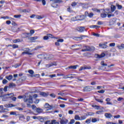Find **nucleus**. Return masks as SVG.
I'll return each instance as SVG.
<instances>
[{
  "mask_svg": "<svg viewBox=\"0 0 124 124\" xmlns=\"http://www.w3.org/2000/svg\"><path fill=\"white\" fill-rule=\"evenodd\" d=\"M115 10H116V6H115L113 5H112L111 6V12H114V11H115Z\"/></svg>",
  "mask_w": 124,
  "mask_h": 124,
  "instance_id": "nucleus-21",
  "label": "nucleus"
},
{
  "mask_svg": "<svg viewBox=\"0 0 124 124\" xmlns=\"http://www.w3.org/2000/svg\"><path fill=\"white\" fill-rule=\"evenodd\" d=\"M50 1L51 2V5L52 7L57 8L58 5L56 3H59L60 2H62V0H50Z\"/></svg>",
  "mask_w": 124,
  "mask_h": 124,
  "instance_id": "nucleus-2",
  "label": "nucleus"
},
{
  "mask_svg": "<svg viewBox=\"0 0 124 124\" xmlns=\"http://www.w3.org/2000/svg\"><path fill=\"white\" fill-rule=\"evenodd\" d=\"M43 17L41 16H36V19H37L38 20H41V19H43Z\"/></svg>",
  "mask_w": 124,
  "mask_h": 124,
  "instance_id": "nucleus-31",
  "label": "nucleus"
},
{
  "mask_svg": "<svg viewBox=\"0 0 124 124\" xmlns=\"http://www.w3.org/2000/svg\"><path fill=\"white\" fill-rule=\"evenodd\" d=\"M21 41L20 40V39H15L13 40V42L14 43H17V42H20Z\"/></svg>",
  "mask_w": 124,
  "mask_h": 124,
  "instance_id": "nucleus-38",
  "label": "nucleus"
},
{
  "mask_svg": "<svg viewBox=\"0 0 124 124\" xmlns=\"http://www.w3.org/2000/svg\"><path fill=\"white\" fill-rule=\"evenodd\" d=\"M46 35L47 36L48 38H49V37H51V38H54V36H53V35L51 34H47Z\"/></svg>",
  "mask_w": 124,
  "mask_h": 124,
  "instance_id": "nucleus-50",
  "label": "nucleus"
},
{
  "mask_svg": "<svg viewBox=\"0 0 124 124\" xmlns=\"http://www.w3.org/2000/svg\"><path fill=\"white\" fill-rule=\"evenodd\" d=\"M107 15H108V13L107 14L105 13H103L101 14V17L102 18H106L107 17Z\"/></svg>",
  "mask_w": 124,
  "mask_h": 124,
  "instance_id": "nucleus-19",
  "label": "nucleus"
},
{
  "mask_svg": "<svg viewBox=\"0 0 124 124\" xmlns=\"http://www.w3.org/2000/svg\"><path fill=\"white\" fill-rule=\"evenodd\" d=\"M58 95H61V96H65L67 95L66 93H62V92H60L58 93Z\"/></svg>",
  "mask_w": 124,
  "mask_h": 124,
  "instance_id": "nucleus-26",
  "label": "nucleus"
},
{
  "mask_svg": "<svg viewBox=\"0 0 124 124\" xmlns=\"http://www.w3.org/2000/svg\"><path fill=\"white\" fill-rule=\"evenodd\" d=\"M93 35L96 36V37H99L100 36V34L96 33H93Z\"/></svg>",
  "mask_w": 124,
  "mask_h": 124,
  "instance_id": "nucleus-44",
  "label": "nucleus"
},
{
  "mask_svg": "<svg viewBox=\"0 0 124 124\" xmlns=\"http://www.w3.org/2000/svg\"><path fill=\"white\" fill-rule=\"evenodd\" d=\"M71 20H72V21H78V18H77V16L74 17L71 19Z\"/></svg>",
  "mask_w": 124,
  "mask_h": 124,
  "instance_id": "nucleus-32",
  "label": "nucleus"
},
{
  "mask_svg": "<svg viewBox=\"0 0 124 124\" xmlns=\"http://www.w3.org/2000/svg\"><path fill=\"white\" fill-rule=\"evenodd\" d=\"M50 96H51V97H53V98H55V97H56V94L54 93H51L50 94Z\"/></svg>",
  "mask_w": 124,
  "mask_h": 124,
  "instance_id": "nucleus-58",
  "label": "nucleus"
},
{
  "mask_svg": "<svg viewBox=\"0 0 124 124\" xmlns=\"http://www.w3.org/2000/svg\"><path fill=\"white\" fill-rule=\"evenodd\" d=\"M77 18H78V21H82V20H84V19H85V16H77Z\"/></svg>",
  "mask_w": 124,
  "mask_h": 124,
  "instance_id": "nucleus-9",
  "label": "nucleus"
},
{
  "mask_svg": "<svg viewBox=\"0 0 124 124\" xmlns=\"http://www.w3.org/2000/svg\"><path fill=\"white\" fill-rule=\"evenodd\" d=\"M49 77H50V78H54V77H56V74L50 75L49 76Z\"/></svg>",
  "mask_w": 124,
  "mask_h": 124,
  "instance_id": "nucleus-61",
  "label": "nucleus"
},
{
  "mask_svg": "<svg viewBox=\"0 0 124 124\" xmlns=\"http://www.w3.org/2000/svg\"><path fill=\"white\" fill-rule=\"evenodd\" d=\"M92 122V123H96V122H97V120L95 118H93Z\"/></svg>",
  "mask_w": 124,
  "mask_h": 124,
  "instance_id": "nucleus-46",
  "label": "nucleus"
},
{
  "mask_svg": "<svg viewBox=\"0 0 124 124\" xmlns=\"http://www.w3.org/2000/svg\"><path fill=\"white\" fill-rule=\"evenodd\" d=\"M97 92L99 93H105V91L103 90L98 91Z\"/></svg>",
  "mask_w": 124,
  "mask_h": 124,
  "instance_id": "nucleus-51",
  "label": "nucleus"
},
{
  "mask_svg": "<svg viewBox=\"0 0 124 124\" xmlns=\"http://www.w3.org/2000/svg\"><path fill=\"white\" fill-rule=\"evenodd\" d=\"M101 65H102L101 67L102 68L103 70H105V71H108V69H107L108 65H107V64L104 62V61H102L101 62Z\"/></svg>",
  "mask_w": 124,
  "mask_h": 124,
  "instance_id": "nucleus-4",
  "label": "nucleus"
},
{
  "mask_svg": "<svg viewBox=\"0 0 124 124\" xmlns=\"http://www.w3.org/2000/svg\"><path fill=\"white\" fill-rule=\"evenodd\" d=\"M86 119H87V117H86L85 116H81L80 117V121L86 120Z\"/></svg>",
  "mask_w": 124,
  "mask_h": 124,
  "instance_id": "nucleus-37",
  "label": "nucleus"
},
{
  "mask_svg": "<svg viewBox=\"0 0 124 124\" xmlns=\"http://www.w3.org/2000/svg\"><path fill=\"white\" fill-rule=\"evenodd\" d=\"M122 100H124V98H122V97H119V98L117 99V101H122Z\"/></svg>",
  "mask_w": 124,
  "mask_h": 124,
  "instance_id": "nucleus-62",
  "label": "nucleus"
},
{
  "mask_svg": "<svg viewBox=\"0 0 124 124\" xmlns=\"http://www.w3.org/2000/svg\"><path fill=\"white\" fill-rule=\"evenodd\" d=\"M75 123V120L74 119L71 120L70 122L68 123V124H73Z\"/></svg>",
  "mask_w": 124,
  "mask_h": 124,
  "instance_id": "nucleus-48",
  "label": "nucleus"
},
{
  "mask_svg": "<svg viewBox=\"0 0 124 124\" xmlns=\"http://www.w3.org/2000/svg\"><path fill=\"white\" fill-rule=\"evenodd\" d=\"M8 82V81H7V80L6 79H3L2 81L3 84H7V83Z\"/></svg>",
  "mask_w": 124,
  "mask_h": 124,
  "instance_id": "nucleus-60",
  "label": "nucleus"
},
{
  "mask_svg": "<svg viewBox=\"0 0 124 124\" xmlns=\"http://www.w3.org/2000/svg\"><path fill=\"white\" fill-rule=\"evenodd\" d=\"M12 78H13V76H12V75H10L9 76L5 77V78L9 81H10V80H12Z\"/></svg>",
  "mask_w": 124,
  "mask_h": 124,
  "instance_id": "nucleus-16",
  "label": "nucleus"
},
{
  "mask_svg": "<svg viewBox=\"0 0 124 124\" xmlns=\"http://www.w3.org/2000/svg\"><path fill=\"white\" fill-rule=\"evenodd\" d=\"M75 119L76 120V121H80V117L78 115H76L75 116Z\"/></svg>",
  "mask_w": 124,
  "mask_h": 124,
  "instance_id": "nucleus-24",
  "label": "nucleus"
},
{
  "mask_svg": "<svg viewBox=\"0 0 124 124\" xmlns=\"http://www.w3.org/2000/svg\"><path fill=\"white\" fill-rule=\"evenodd\" d=\"M94 46H89V51H94Z\"/></svg>",
  "mask_w": 124,
  "mask_h": 124,
  "instance_id": "nucleus-42",
  "label": "nucleus"
},
{
  "mask_svg": "<svg viewBox=\"0 0 124 124\" xmlns=\"http://www.w3.org/2000/svg\"><path fill=\"white\" fill-rule=\"evenodd\" d=\"M83 49H82V52H87L90 51V46H83Z\"/></svg>",
  "mask_w": 124,
  "mask_h": 124,
  "instance_id": "nucleus-8",
  "label": "nucleus"
},
{
  "mask_svg": "<svg viewBox=\"0 0 124 124\" xmlns=\"http://www.w3.org/2000/svg\"><path fill=\"white\" fill-rule=\"evenodd\" d=\"M68 123V120L67 119H61L60 121L61 124H67Z\"/></svg>",
  "mask_w": 124,
  "mask_h": 124,
  "instance_id": "nucleus-13",
  "label": "nucleus"
},
{
  "mask_svg": "<svg viewBox=\"0 0 124 124\" xmlns=\"http://www.w3.org/2000/svg\"><path fill=\"white\" fill-rule=\"evenodd\" d=\"M52 122H53V124H60L59 122H57L55 120H53Z\"/></svg>",
  "mask_w": 124,
  "mask_h": 124,
  "instance_id": "nucleus-57",
  "label": "nucleus"
},
{
  "mask_svg": "<svg viewBox=\"0 0 124 124\" xmlns=\"http://www.w3.org/2000/svg\"><path fill=\"white\" fill-rule=\"evenodd\" d=\"M85 69H92V67L91 66H84Z\"/></svg>",
  "mask_w": 124,
  "mask_h": 124,
  "instance_id": "nucleus-52",
  "label": "nucleus"
},
{
  "mask_svg": "<svg viewBox=\"0 0 124 124\" xmlns=\"http://www.w3.org/2000/svg\"><path fill=\"white\" fill-rule=\"evenodd\" d=\"M77 30L79 32H83L86 31V28L85 27H78L77 28Z\"/></svg>",
  "mask_w": 124,
  "mask_h": 124,
  "instance_id": "nucleus-6",
  "label": "nucleus"
},
{
  "mask_svg": "<svg viewBox=\"0 0 124 124\" xmlns=\"http://www.w3.org/2000/svg\"><path fill=\"white\" fill-rule=\"evenodd\" d=\"M14 18H16V19H19L21 18V15H16L14 16Z\"/></svg>",
  "mask_w": 124,
  "mask_h": 124,
  "instance_id": "nucleus-30",
  "label": "nucleus"
},
{
  "mask_svg": "<svg viewBox=\"0 0 124 124\" xmlns=\"http://www.w3.org/2000/svg\"><path fill=\"white\" fill-rule=\"evenodd\" d=\"M40 95L44 96V97H46L47 95H49V93H46L45 92H40Z\"/></svg>",
  "mask_w": 124,
  "mask_h": 124,
  "instance_id": "nucleus-14",
  "label": "nucleus"
},
{
  "mask_svg": "<svg viewBox=\"0 0 124 124\" xmlns=\"http://www.w3.org/2000/svg\"><path fill=\"white\" fill-rule=\"evenodd\" d=\"M24 102H26L27 107H31V104L33 103V101L32 100V96L29 95V96H26L24 98Z\"/></svg>",
  "mask_w": 124,
  "mask_h": 124,
  "instance_id": "nucleus-1",
  "label": "nucleus"
},
{
  "mask_svg": "<svg viewBox=\"0 0 124 124\" xmlns=\"http://www.w3.org/2000/svg\"><path fill=\"white\" fill-rule=\"evenodd\" d=\"M73 47H76V48H78V47H82V46L81 45H74L72 46V48H73Z\"/></svg>",
  "mask_w": 124,
  "mask_h": 124,
  "instance_id": "nucleus-34",
  "label": "nucleus"
},
{
  "mask_svg": "<svg viewBox=\"0 0 124 124\" xmlns=\"http://www.w3.org/2000/svg\"><path fill=\"white\" fill-rule=\"evenodd\" d=\"M9 87H10V88H14L16 87V85L13 83H10Z\"/></svg>",
  "mask_w": 124,
  "mask_h": 124,
  "instance_id": "nucleus-28",
  "label": "nucleus"
},
{
  "mask_svg": "<svg viewBox=\"0 0 124 124\" xmlns=\"http://www.w3.org/2000/svg\"><path fill=\"white\" fill-rule=\"evenodd\" d=\"M19 30V28H18L17 26H13L12 27V31H13V32H16L18 31Z\"/></svg>",
  "mask_w": 124,
  "mask_h": 124,
  "instance_id": "nucleus-11",
  "label": "nucleus"
},
{
  "mask_svg": "<svg viewBox=\"0 0 124 124\" xmlns=\"http://www.w3.org/2000/svg\"><path fill=\"white\" fill-rule=\"evenodd\" d=\"M105 117L107 119H111V118H112V117H113V115H112V114H111V113H105Z\"/></svg>",
  "mask_w": 124,
  "mask_h": 124,
  "instance_id": "nucleus-10",
  "label": "nucleus"
},
{
  "mask_svg": "<svg viewBox=\"0 0 124 124\" xmlns=\"http://www.w3.org/2000/svg\"><path fill=\"white\" fill-rule=\"evenodd\" d=\"M99 47L103 48V49L107 48V46L105 45L104 44H99Z\"/></svg>",
  "mask_w": 124,
  "mask_h": 124,
  "instance_id": "nucleus-17",
  "label": "nucleus"
},
{
  "mask_svg": "<svg viewBox=\"0 0 124 124\" xmlns=\"http://www.w3.org/2000/svg\"><path fill=\"white\" fill-rule=\"evenodd\" d=\"M30 11H31L30 10H27V9L22 10V12H24V13H29Z\"/></svg>",
  "mask_w": 124,
  "mask_h": 124,
  "instance_id": "nucleus-39",
  "label": "nucleus"
},
{
  "mask_svg": "<svg viewBox=\"0 0 124 124\" xmlns=\"http://www.w3.org/2000/svg\"><path fill=\"white\" fill-rule=\"evenodd\" d=\"M87 36L86 35H82L80 36V37H77V39H78V40H82V39H83V37H86Z\"/></svg>",
  "mask_w": 124,
  "mask_h": 124,
  "instance_id": "nucleus-27",
  "label": "nucleus"
},
{
  "mask_svg": "<svg viewBox=\"0 0 124 124\" xmlns=\"http://www.w3.org/2000/svg\"><path fill=\"white\" fill-rule=\"evenodd\" d=\"M93 16V14L92 13H91L88 15V16L90 17V18H92Z\"/></svg>",
  "mask_w": 124,
  "mask_h": 124,
  "instance_id": "nucleus-56",
  "label": "nucleus"
},
{
  "mask_svg": "<svg viewBox=\"0 0 124 124\" xmlns=\"http://www.w3.org/2000/svg\"><path fill=\"white\" fill-rule=\"evenodd\" d=\"M95 56L98 59H102V58L105 57V54L103 53L101 55L96 54Z\"/></svg>",
  "mask_w": 124,
  "mask_h": 124,
  "instance_id": "nucleus-12",
  "label": "nucleus"
},
{
  "mask_svg": "<svg viewBox=\"0 0 124 124\" xmlns=\"http://www.w3.org/2000/svg\"><path fill=\"white\" fill-rule=\"evenodd\" d=\"M25 35H26V37H30L31 36V33H25Z\"/></svg>",
  "mask_w": 124,
  "mask_h": 124,
  "instance_id": "nucleus-35",
  "label": "nucleus"
},
{
  "mask_svg": "<svg viewBox=\"0 0 124 124\" xmlns=\"http://www.w3.org/2000/svg\"><path fill=\"white\" fill-rule=\"evenodd\" d=\"M27 79V77L26 76H23L21 78L19 79V80H21V81H25Z\"/></svg>",
  "mask_w": 124,
  "mask_h": 124,
  "instance_id": "nucleus-36",
  "label": "nucleus"
},
{
  "mask_svg": "<svg viewBox=\"0 0 124 124\" xmlns=\"http://www.w3.org/2000/svg\"><path fill=\"white\" fill-rule=\"evenodd\" d=\"M91 118L88 119L85 121V123L86 124H91Z\"/></svg>",
  "mask_w": 124,
  "mask_h": 124,
  "instance_id": "nucleus-47",
  "label": "nucleus"
},
{
  "mask_svg": "<svg viewBox=\"0 0 124 124\" xmlns=\"http://www.w3.org/2000/svg\"><path fill=\"white\" fill-rule=\"evenodd\" d=\"M19 120L25 119V116L23 115H19Z\"/></svg>",
  "mask_w": 124,
  "mask_h": 124,
  "instance_id": "nucleus-40",
  "label": "nucleus"
},
{
  "mask_svg": "<svg viewBox=\"0 0 124 124\" xmlns=\"http://www.w3.org/2000/svg\"><path fill=\"white\" fill-rule=\"evenodd\" d=\"M53 65H57V63L56 62H51L50 64H46V67H51V66H53Z\"/></svg>",
  "mask_w": 124,
  "mask_h": 124,
  "instance_id": "nucleus-15",
  "label": "nucleus"
},
{
  "mask_svg": "<svg viewBox=\"0 0 124 124\" xmlns=\"http://www.w3.org/2000/svg\"><path fill=\"white\" fill-rule=\"evenodd\" d=\"M97 25H99V26H101V25H103V22L102 21H98L97 22Z\"/></svg>",
  "mask_w": 124,
  "mask_h": 124,
  "instance_id": "nucleus-54",
  "label": "nucleus"
},
{
  "mask_svg": "<svg viewBox=\"0 0 124 124\" xmlns=\"http://www.w3.org/2000/svg\"><path fill=\"white\" fill-rule=\"evenodd\" d=\"M58 99H62V100H65V101H66L67 99L65 98H63L61 96H58Z\"/></svg>",
  "mask_w": 124,
  "mask_h": 124,
  "instance_id": "nucleus-55",
  "label": "nucleus"
},
{
  "mask_svg": "<svg viewBox=\"0 0 124 124\" xmlns=\"http://www.w3.org/2000/svg\"><path fill=\"white\" fill-rule=\"evenodd\" d=\"M45 108H51V106H50V105H49L48 104H46L45 105Z\"/></svg>",
  "mask_w": 124,
  "mask_h": 124,
  "instance_id": "nucleus-41",
  "label": "nucleus"
},
{
  "mask_svg": "<svg viewBox=\"0 0 124 124\" xmlns=\"http://www.w3.org/2000/svg\"><path fill=\"white\" fill-rule=\"evenodd\" d=\"M57 41L59 43V42L62 43V42H63V39H59L57 40Z\"/></svg>",
  "mask_w": 124,
  "mask_h": 124,
  "instance_id": "nucleus-63",
  "label": "nucleus"
},
{
  "mask_svg": "<svg viewBox=\"0 0 124 124\" xmlns=\"http://www.w3.org/2000/svg\"><path fill=\"white\" fill-rule=\"evenodd\" d=\"M118 48H119L120 50H122V49H124V45H121V46H118Z\"/></svg>",
  "mask_w": 124,
  "mask_h": 124,
  "instance_id": "nucleus-29",
  "label": "nucleus"
},
{
  "mask_svg": "<svg viewBox=\"0 0 124 124\" xmlns=\"http://www.w3.org/2000/svg\"><path fill=\"white\" fill-rule=\"evenodd\" d=\"M28 72L31 74V75H33L34 72H33V71H32V70H30L28 71Z\"/></svg>",
  "mask_w": 124,
  "mask_h": 124,
  "instance_id": "nucleus-59",
  "label": "nucleus"
},
{
  "mask_svg": "<svg viewBox=\"0 0 124 124\" xmlns=\"http://www.w3.org/2000/svg\"><path fill=\"white\" fill-rule=\"evenodd\" d=\"M30 33H31V35L33 34V33H34V30H31Z\"/></svg>",
  "mask_w": 124,
  "mask_h": 124,
  "instance_id": "nucleus-64",
  "label": "nucleus"
},
{
  "mask_svg": "<svg viewBox=\"0 0 124 124\" xmlns=\"http://www.w3.org/2000/svg\"><path fill=\"white\" fill-rule=\"evenodd\" d=\"M95 100H96V101H97L98 102H100V103H103V100H101L100 99L98 98H96V97H94Z\"/></svg>",
  "mask_w": 124,
  "mask_h": 124,
  "instance_id": "nucleus-25",
  "label": "nucleus"
},
{
  "mask_svg": "<svg viewBox=\"0 0 124 124\" xmlns=\"http://www.w3.org/2000/svg\"><path fill=\"white\" fill-rule=\"evenodd\" d=\"M40 77V75L39 74H35V75H31V77Z\"/></svg>",
  "mask_w": 124,
  "mask_h": 124,
  "instance_id": "nucleus-43",
  "label": "nucleus"
},
{
  "mask_svg": "<svg viewBox=\"0 0 124 124\" xmlns=\"http://www.w3.org/2000/svg\"><path fill=\"white\" fill-rule=\"evenodd\" d=\"M38 59H46V60H52V57L51 56H45V55L40 54L37 56Z\"/></svg>",
  "mask_w": 124,
  "mask_h": 124,
  "instance_id": "nucleus-3",
  "label": "nucleus"
},
{
  "mask_svg": "<svg viewBox=\"0 0 124 124\" xmlns=\"http://www.w3.org/2000/svg\"><path fill=\"white\" fill-rule=\"evenodd\" d=\"M10 115H12L13 116H17V113H16V112L11 111L10 113Z\"/></svg>",
  "mask_w": 124,
  "mask_h": 124,
  "instance_id": "nucleus-33",
  "label": "nucleus"
},
{
  "mask_svg": "<svg viewBox=\"0 0 124 124\" xmlns=\"http://www.w3.org/2000/svg\"><path fill=\"white\" fill-rule=\"evenodd\" d=\"M12 47L14 49H16L18 48L19 46L18 45L14 44L12 46Z\"/></svg>",
  "mask_w": 124,
  "mask_h": 124,
  "instance_id": "nucleus-49",
  "label": "nucleus"
},
{
  "mask_svg": "<svg viewBox=\"0 0 124 124\" xmlns=\"http://www.w3.org/2000/svg\"><path fill=\"white\" fill-rule=\"evenodd\" d=\"M37 38H38L37 36L32 37H30L29 38V40H31V41H33V40H36Z\"/></svg>",
  "mask_w": 124,
  "mask_h": 124,
  "instance_id": "nucleus-22",
  "label": "nucleus"
},
{
  "mask_svg": "<svg viewBox=\"0 0 124 124\" xmlns=\"http://www.w3.org/2000/svg\"><path fill=\"white\" fill-rule=\"evenodd\" d=\"M94 89V88L93 86H86L83 89V92H91V91H93Z\"/></svg>",
  "mask_w": 124,
  "mask_h": 124,
  "instance_id": "nucleus-5",
  "label": "nucleus"
},
{
  "mask_svg": "<svg viewBox=\"0 0 124 124\" xmlns=\"http://www.w3.org/2000/svg\"><path fill=\"white\" fill-rule=\"evenodd\" d=\"M23 50L24 51L22 52V55H24V54H26L27 55H32V54L30 52V49L29 48H24Z\"/></svg>",
  "mask_w": 124,
  "mask_h": 124,
  "instance_id": "nucleus-7",
  "label": "nucleus"
},
{
  "mask_svg": "<svg viewBox=\"0 0 124 124\" xmlns=\"http://www.w3.org/2000/svg\"><path fill=\"white\" fill-rule=\"evenodd\" d=\"M45 124H54V122L53 121V120H52L51 121L50 120H48L45 122Z\"/></svg>",
  "mask_w": 124,
  "mask_h": 124,
  "instance_id": "nucleus-20",
  "label": "nucleus"
},
{
  "mask_svg": "<svg viewBox=\"0 0 124 124\" xmlns=\"http://www.w3.org/2000/svg\"><path fill=\"white\" fill-rule=\"evenodd\" d=\"M93 107H96V109H100V107L96 105H93Z\"/></svg>",
  "mask_w": 124,
  "mask_h": 124,
  "instance_id": "nucleus-53",
  "label": "nucleus"
},
{
  "mask_svg": "<svg viewBox=\"0 0 124 124\" xmlns=\"http://www.w3.org/2000/svg\"><path fill=\"white\" fill-rule=\"evenodd\" d=\"M90 28L92 29H97L98 28H100V26H98L97 25H92L90 26Z\"/></svg>",
  "mask_w": 124,
  "mask_h": 124,
  "instance_id": "nucleus-23",
  "label": "nucleus"
},
{
  "mask_svg": "<svg viewBox=\"0 0 124 124\" xmlns=\"http://www.w3.org/2000/svg\"><path fill=\"white\" fill-rule=\"evenodd\" d=\"M77 67H78V65H72V66H69V68H70V69H76Z\"/></svg>",
  "mask_w": 124,
  "mask_h": 124,
  "instance_id": "nucleus-18",
  "label": "nucleus"
},
{
  "mask_svg": "<svg viewBox=\"0 0 124 124\" xmlns=\"http://www.w3.org/2000/svg\"><path fill=\"white\" fill-rule=\"evenodd\" d=\"M36 111L37 112V113H42V109L38 108L36 109Z\"/></svg>",
  "mask_w": 124,
  "mask_h": 124,
  "instance_id": "nucleus-45",
  "label": "nucleus"
}]
</instances>
